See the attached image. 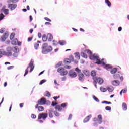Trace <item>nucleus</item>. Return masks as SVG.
<instances>
[{
    "label": "nucleus",
    "mask_w": 129,
    "mask_h": 129,
    "mask_svg": "<svg viewBox=\"0 0 129 129\" xmlns=\"http://www.w3.org/2000/svg\"><path fill=\"white\" fill-rule=\"evenodd\" d=\"M85 52L90 55L89 58L91 60H96V61H97L96 62V64H98V65H100V64H102V65H105V62L102 61L104 60L103 59H102V61H101L99 59V56H97L95 54L92 55V52H91V51L90 50L87 49L85 50Z\"/></svg>",
    "instance_id": "f257e3e1"
},
{
    "label": "nucleus",
    "mask_w": 129,
    "mask_h": 129,
    "mask_svg": "<svg viewBox=\"0 0 129 129\" xmlns=\"http://www.w3.org/2000/svg\"><path fill=\"white\" fill-rule=\"evenodd\" d=\"M53 50V47L52 46H49V45L47 43H44L42 46V53L43 54H47L52 52Z\"/></svg>",
    "instance_id": "f03ea898"
},
{
    "label": "nucleus",
    "mask_w": 129,
    "mask_h": 129,
    "mask_svg": "<svg viewBox=\"0 0 129 129\" xmlns=\"http://www.w3.org/2000/svg\"><path fill=\"white\" fill-rule=\"evenodd\" d=\"M30 67V72H32L33 70H34V68H35V66H34V60L31 59L30 61V62L29 64V66H28L27 68L25 70V73L24 75L25 76V75H27L29 73V68Z\"/></svg>",
    "instance_id": "7ed1b4c3"
},
{
    "label": "nucleus",
    "mask_w": 129,
    "mask_h": 129,
    "mask_svg": "<svg viewBox=\"0 0 129 129\" xmlns=\"http://www.w3.org/2000/svg\"><path fill=\"white\" fill-rule=\"evenodd\" d=\"M93 83H94V85H95V87H96V88H97V85H96V84H97V82L99 84H102V83H103V79H102L101 78H97V77H95L93 78ZM96 81L97 82H96Z\"/></svg>",
    "instance_id": "20e7f679"
},
{
    "label": "nucleus",
    "mask_w": 129,
    "mask_h": 129,
    "mask_svg": "<svg viewBox=\"0 0 129 129\" xmlns=\"http://www.w3.org/2000/svg\"><path fill=\"white\" fill-rule=\"evenodd\" d=\"M57 72L60 73L61 76H65L68 74V71L65 70V68L60 67L57 69Z\"/></svg>",
    "instance_id": "39448f33"
},
{
    "label": "nucleus",
    "mask_w": 129,
    "mask_h": 129,
    "mask_svg": "<svg viewBox=\"0 0 129 129\" xmlns=\"http://www.w3.org/2000/svg\"><path fill=\"white\" fill-rule=\"evenodd\" d=\"M74 57H73V55H70L69 59V58H66L64 60V64H70L71 62H74Z\"/></svg>",
    "instance_id": "423d86ee"
},
{
    "label": "nucleus",
    "mask_w": 129,
    "mask_h": 129,
    "mask_svg": "<svg viewBox=\"0 0 129 129\" xmlns=\"http://www.w3.org/2000/svg\"><path fill=\"white\" fill-rule=\"evenodd\" d=\"M7 38H9V32L6 31L3 34V36L1 37L0 40L2 41V42H5V41L7 40Z\"/></svg>",
    "instance_id": "0eeeda50"
},
{
    "label": "nucleus",
    "mask_w": 129,
    "mask_h": 129,
    "mask_svg": "<svg viewBox=\"0 0 129 129\" xmlns=\"http://www.w3.org/2000/svg\"><path fill=\"white\" fill-rule=\"evenodd\" d=\"M46 102L47 100H46V98L44 97H42L40 99L38 100L37 104H38L39 105H45V104H46Z\"/></svg>",
    "instance_id": "6e6552de"
},
{
    "label": "nucleus",
    "mask_w": 129,
    "mask_h": 129,
    "mask_svg": "<svg viewBox=\"0 0 129 129\" xmlns=\"http://www.w3.org/2000/svg\"><path fill=\"white\" fill-rule=\"evenodd\" d=\"M48 117V114L47 113H40L38 115V119L40 120V119H43L44 120H45V119H46V118Z\"/></svg>",
    "instance_id": "1a4fd4ad"
},
{
    "label": "nucleus",
    "mask_w": 129,
    "mask_h": 129,
    "mask_svg": "<svg viewBox=\"0 0 129 129\" xmlns=\"http://www.w3.org/2000/svg\"><path fill=\"white\" fill-rule=\"evenodd\" d=\"M11 51H13L14 52V53L13 54V57H18V53H18V51H19L18 47H13Z\"/></svg>",
    "instance_id": "9d476101"
},
{
    "label": "nucleus",
    "mask_w": 129,
    "mask_h": 129,
    "mask_svg": "<svg viewBox=\"0 0 129 129\" xmlns=\"http://www.w3.org/2000/svg\"><path fill=\"white\" fill-rule=\"evenodd\" d=\"M8 9L11 10V11H13V10H15V9H16V8H17V4H8Z\"/></svg>",
    "instance_id": "9b49d317"
},
{
    "label": "nucleus",
    "mask_w": 129,
    "mask_h": 129,
    "mask_svg": "<svg viewBox=\"0 0 129 129\" xmlns=\"http://www.w3.org/2000/svg\"><path fill=\"white\" fill-rule=\"evenodd\" d=\"M69 76H70L71 77H76L77 76V74H76V73L75 72H74V71L71 70L69 72Z\"/></svg>",
    "instance_id": "f8f14e48"
},
{
    "label": "nucleus",
    "mask_w": 129,
    "mask_h": 129,
    "mask_svg": "<svg viewBox=\"0 0 129 129\" xmlns=\"http://www.w3.org/2000/svg\"><path fill=\"white\" fill-rule=\"evenodd\" d=\"M35 108H37L39 112H42V111H44V110H45V108L42 106H39V104L36 105Z\"/></svg>",
    "instance_id": "ddd939ff"
},
{
    "label": "nucleus",
    "mask_w": 129,
    "mask_h": 129,
    "mask_svg": "<svg viewBox=\"0 0 129 129\" xmlns=\"http://www.w3.org/2000/svg\"><path fill=\"white\" fill-rule=\"evenodd\" d=\"M111 84L114 86H118L120 84V82L118 80H113L111 81Z\"/></svg>",
    "instance_id": "4468645a"
},
{
    "label": "nucleus",
    "mask_w": 129,
    "mask_h": 129,
    "mask_svg": "<svg viewBox=\"0 0 129 129\" xmlns=\"http://www.w3.org/2000/svg\"><path fill=\"white\" fill-rule=\"evenodd\" d=\"M78 75L79 77V80L80 81H84V75L83 73L79 74Z\"/></svg>",
    "instance_id": "2eb2a0df"
},
{
    "label": "nucleus",
    "mask_w": 129,
    "mask_h": 129,
    "mask_svg": "<svg viewBox=\"0 0 129 129\" xmlns=\"http://www.w3.org/2000/svg\"><path fill=\"white\" fill-rule=\"evenodd\" d=\"M53 112H54L53 111V110L52 109H50L48 110V115L50 118H53L54 116V115H53Z\"/></svg>",
    "instance_id": "dca6fc26"
},
{
    "label": "nucleus",
    "mask_w": 129,
    "mask_h": 129,
    "mask_svg": "<svg viewBox=\"0 0 129 129\" xmlns=\"http://www.w3.org/2000/svg\"><path fill=\"white\" fill-rule=\"evenodd\" d=\"M97 121L99 124L102 123V116L101 115H98V119Z\"/></svg>",
    "instance_id": "f3484780"
},
{
    "label": "nucleus",
    "mask_w": 129,
    "mask_h": 129,
    "mask_svg": "<svg viewBox=\"0 0 129 129\" xmlns=\"http://www.w3.org/2000/svg\"><path fill=\"white\" fill-rule=\"evenodd\" d=\"M9 49L11 50V51H8L5 53V55H6V56H8V57H11L13 55V53H12V52L13 51H12V48L10 47Z\"/></svg>",
    "instance_id": "a211bd4d"
},
{
    "label": "nucleus",
    "mask_w": 129,
    "mask_h": 129,
    "mask_svg": "<svg viewBox=\"0 0 129 129\" xmlns=\"http://www.w3.org/2000/svg\"><path fill=\"white\" fill-rule=\"evenodd\" d=\"M92 115H89V116H87L86 118H85V119H84V123H86L88 121H89V120L90 119V118H91Z\"/></svg>",
    "instance_id": "6ab92c4d"
},
{
    "label": "nucleus",
    "mask_w": 129,
    "mask_h": 129,
    "mask_svg": "<svg viewBox=\"0 0 129 129\" xmlns=\"http://www.w3.org/2000/svg\"><path fill=\"white\" fill-rule=\"evenodd\" d=\"M55 109L58 111H62V107L60 105H57L55 106Z\"/></svg>",
    "instance_id": "aec40b11"
},
{
    "label": "nucleus",
    "mask_w": 129,
    "mask_h": 129,
    "mask_svg": "<svg viewBox=\"0 0 129 129\" xmlns=\"http://www.w3.org/2000/svg\"><path fill=\"white\" fill-rule=\"evenodd\" d=\"M120 77V73H118L114 75V79H118Z\"/></svg>",
    "instance_id": "412c9836"
},
{
    "label": "nucleus",
    "mask_w": 129,
    "mask_h": 129,
    "mask_svg": "<svg viewBox=\"0 0 129 129\" xmlns=\"http://www.w3.org/2000/svg\"><path fill=\"white\" fill-rule=\"evenodd\" d=\"M48 40L49 42H51V41L53 40V35L51 34H48Z\"/></svg>",
    "instance_id": "4be33fe9"
},
{
    "label": "nucleus",
    "mask_w": 129,
    "mask_h": 129,
    "mask_svg": "<svg viewBox=\"0 0 129 129\" xmlns=\"http://www.w3.org/2000/svg\"><path fill=\"white\" fill-rule=\"evenodd\" d=\"M48 40V37H47V35L44 34L42 35V41L43 42H47V40Z\"/></svg>",
    "instance_id": "5701e85b"
},
{
    "label": "nucleus",
    "mask_w": 129,
    "mask_h": 129,
    "mask_svg": "<svg viewBox=\"0 0 129 129\" xmlns=\"http://www.w3.org/2000/svg\"><path fill=\"white\" fill-rule=\"evenodd\" d=\"M58 44L61 46H65V45H66V41L64 40H60L58 42Z\"/></svg>",
    "instance_id": "b1692460"
},
{
    "label": "nucleus",
    "mask_w": 129,
    "mask_h": 129,
    "mask_svg": "<svg viewBox=\"0 0 129 129\" xmlns=\"http://www.w3.org/2000/svg\"><path fill=\"white\" fill-rule=\"evenodd\" d=\"M39 43H41V41H38L34 45V48L36 50H38V49H39Z\"/></svg>",
    "instance_id": "393cba45"
},
{
    "label": "nucleus",
    "mask_w": 129,
    "mask_h": 129,
    "mask_svg": "<svg viewBox=\"0 0 129 129\" xmlns=\"http://www.w3.org/2000/svg\"><path fill=\"white\" fill-rule=\"evenodd\" d=\"M75 57L77 60H80V54L78 52H76L75 53Z\"/></svg>",
    "instance_id": "a878e982"
},
{
    "label": "nucleus",
    "mask_w": 129,
    "mask_h": 129,
    "mask_svg": "<svg viewBox=\"0 0 129 129\" xmlns=\"http://www.w3.org/2000/svg\"><path fill=\"white\" fill-rule=\"evenodd\" d=\"M122 109H123V110H127V105H126V103H122Z\"/></svg>",
    "instance_id": "bb28decb"
},
{
    "label": "nucleus",
    "mask_w": 129,
    "mask_h": 129,
    "mask_svg": "<svg viewBox=\"0 0 129 129\" xmlns=\"http://www.w3.org/2000/svg\"><path fill=\"white\" fill-rule=\"evenodd\" d=\"M2 10H3V13L5 14V15H9V9L3 8Z\"/></svg>",
    "instance_id": "cd10ccee"
},
{
    "label": "nucleus",
    "mask_w": 129,
    "mask_h": 129,
    "mask_svg": "<svg viewBox=\"0 0 129 129\" xmlns=\"http://www.w3.org/2000/svg\"><path fill=\"white\" fill-rule=\"evenodd\" d=\"M107 90H108L109 92H112L114 90L113 87L112 86L108 87L107 88Z\"/></svg>",
    "instance_id": "c85d7f7f"
},
{
    "label": "nucleus",
    "mask_w": 129,
    "mask_h": 129,
    "mask_svg": "<svg viewBox=\"0 0 129 129\" xmlns=\"http://www.w3.org/2000/svg\"><path fill=\"white\" fill-rule=\"evenodd\" d=\"M105 3L107 4L109 8H110V7H111V3L110 2V1H109V0H105Z\"/></svg>",
    "instance_id": "c756f323"
},
{
    "label": "nucleus",
    "mask_w": 129,
    "mask_h": 129,
    "mask_svg": "<svg viewBox=\"0 0 129 129\" xmlns=\"http://www.w3.org/2000/svg\"><path fill=\"white\" fill-rule=\"evenodd\" d=\"M100 89L102 92H106V91H107V89L103 87H100Z\"/></svg>",
    "instance_id": "7c9ffc66"
},
{
    "label": "nucleus",
    "mask_w": 129,
    "mask_h": 129,
    "mask_svg": "<svg viewBox=\"0 0 129 129\" xmlns=\"http://www.w3.org/2000/svg\"><path fill=\"white\" fill-rule=\"evenodd\" d=\"M81 56L83 57V58H85V59H87V55L85 54V53L82 52L81 53Z\"/></svg>",
    "instance_id": "2f4dec72"
},
{
    "label": "nucleus",
    "mask_w": 129,
    "mask_h": 129,
    "mask_svg": "<svg viewBox=\"0 0 129 129\" xmlns=\"http://www.w3.org/2000/svg\"><path fill=\"white\" fill-rule=\"evenodd\" d=\"M12 45H17L18 44V39H15L12 41Z\"/></svg>",
    "instance_id": "473e14b6"
},
{
    "label": "nucleus",
    "mask_w": 129,
    "mask_h": 129,
    "mask_svg": "<svg viewBox=\"0 0 129 129\" xmlns=\"http://www.w3.org/2000/svg\"><path fill=\"white\" fill-rule=\"evenodd\" d=\"M117 72V69L114 68L112 70H111V73L112 74H114V73H116Z\"/></svg>",
    "instance_id": "72a5a7b5"
},
{
    "label": "nucleus",
    "mask_w": 129,
    "mask_h": 129,
    "mask_svg": "<svg viewBox=\"0 0 129 129\" xmlns=\"http://www.w3.org/2000/svg\"><path fill=\"white\" fill-rule=\"evenodd\" d=\"M75 71H76V72H77L78 75L82 73H81V70L79 69V68H76L75 69Z\"/></svg>",
    "instance_id": "f704fd0d"
},
{
    "label": "nucleus",
    "mask_w": 129,
    "mask_h": 129,
    "mask_svg": "<svg viewBox=\"0 0 129 129\" xmlns=\"http://www.w3.org/2000/svg\"><path fill=\"white\" fill-rule=\"evenodd\" d=\"M84 73L85 75H86V76H89V75H90L89 71H88L87 70H84Z\"/></svg>",
    "instance_id": "c9c22d12"
},
{
    "label": "nucleus",
    "mask_w": 129,
    "mask_h": 129,
    "mask_svg": "<svg viewBox=\"0 0 129 129\" xmlns=\"http://www.w3.org/2000/svg\"><path fill=\"white\" fill-rule=\"evenodd\" d=\"M91 76H93V77H94V76H96V72H95V71H92L91 72Z\"/></svg>",
    "instance_id": "e433bc0d"
},
{
    "label": "nucleus",
    "mask_w": 129,
    "mask_h": 129,
    "mask_svg": "<svg viewBox=\"0 0 129 129\" xmlns=\"http://www.w3.org/2000/svg\"><path fill=\"white\" fill-rule=\"evenodd\" d=\"M126 89H122L120 92V95H122V93H126Z\"/></svg>",
    "instance_id": "4c0bfd02"
},
{
    "label": "nucleus",
    "mask_w": 129,
    "mask_h": 129,
    "mask_svg": "<svg viewBox=\"0 0 129 129\" xmlns=\"http://www.w3.org/2000/svg\"><path fill=\"white\" fill-rule=\"evenodd\" d=\"M46 95L45 96H47V97H51V93L50 92L47 91H46Z\"/></svg>",
    "instance_id": "58836bf2"
},
{
    "label": "nucleus",
    "mask_w": 129,
    "mask_h": 129,
    "mask_svg": "<svg viewBox=\"0 0 129 129\" xmlns=\"http://www.w3.org/2000/svg\"><path fill=\"white\" fill-rule=\"evenodd\" d=\"M15 38V33H12L10 36V40H13Z\"/></svg>",
    "instance_id": "ea45409f"
},
{
    "label": "nucleus",
    "mask_w": 129,
    "mask_h": 129,
    "mask_svg": "<svg viewBox=\"0 0 129 129\" xmlns=\"http://www.w3.org/2000/svg\"><path fill=\"white\" fill-rule=\"evenodd\" d=\"M4 18H5V15L3 13H1L0 14V21H2V20H4Z\"/></svg>",
    "instance_id": "a19ab883"
},
{
    "label": "nucleus",
    "mask_w": 129,
    "mask_h": 129,
    "mask_svg": "<svg viewBox=\"0 0 129 129\" xmlns=\"http://www.w3.org/2000/svg\"><path fill=\"white\" fill-rule=\"evenodd\" d=\"M46 81H47V80H46L45 79L42 80L39 83L40 85H42V84L45 83Z\"/></svg>",
    "instance_id": "79ce46f5"
},
{
    "label": "nucleus",
    "mask_w": 129,
    "mask_h": 129,
    "mask_svg": "<svg viewBox=\"0 0 129 129\" xmlns=\"http://www.w3.org/2000/svg\"><path fill=\"white\" fill-rule=\"evenodd\" d=\"M93 98L94 99V100H95V101H96L97 102H99V99H98V98H97V97H96L95 96H93Z\"/></svg>",
    "instance_id": "37998d69"
},
{
    "label": "nucleus",
    "mask_w": 129,
    "mask_h": 129,
    "mask_svg": "<svg viewBox=\"0 0 129 129\" xmlns=\"http://www.w3.org/2000/svg\"><path fill=\"white\" fill-rule=\"evenodd\" d=\"M58 104V103L57 102H52L51 105L52 106H56Z\"/></svg>",
    "instance_id": "c03bdc74"
},
{
    "label": "nucleus",
    "mask_w": 129,
    "mask_h": 129,
    "mask_svg": "<svg viewBox=\"0 0 129 129\" xmlns=\"http://www.w3.org/2000/svg\"><path fill=\"white\" fill-rule=\"evenodd\" d=\"M54 115L55 116H60V113L56 111L54 112Z\"/></svg>",
    "instance_id": "a18cd8bd"
},
{
    "label": "nucleus",
    "mask_w": 129,
    "mask_h": 129,
    "mask_svg": "<svg viewBox=\"0 0 129 129\" xmlns=\"http://www.w3.org/2000/svg\"><path fill=\"white\" fill-rule=\"evenodd\" d=\"M102 103H105L106 104H111V102H108L107 101H104L102 102Z\"/></svg>",
    "instance_id": "49530a36"
},
{
    "label": "nucleus",
    "mask_w": 129,
    "mask_h": 129,
    "mask_svg": "<svg viewBox=\"0 0 129 129\" xmlns=\"http://www.w3.org/2000/svg\"><path fill=\"white\" fill-rule=\"evenodd\" d=\"M60 106H61V107H63L64 108L66 107V106H67V103H62V104H61Z\"/></svg>",
    "instance_id": "de8ad7c7"
},
{
    "label": "nucleus",
    "mask_w": 129,
    "mask_h": 129,
    "mask_svg": "<svg viewBox=\"0 0 129 129\" xmlns=\"http://www.w3.org/2000/svg\"><path fill=\"white\" fill-rule=\"evenodd\" d=\"M14 67H14V66H11L8 67L7 68V69H8V70H11V69H14Z\"/></svg>",
    "instance_id": "09e8293b"
},
{
    "label": "nucleus",
    "mask_w": 129,
    "mask_h": 129,
    "mask_svg": "<svg viewBox=\"0 0 129 129\" xmlns=\"http://www.w3.org/2000/svg\"><path fill=\"white\" fill-rule=\"evenodd\" d=\"M53 46H57V45H58V44H59V43L57 42V41L53 40Z\"/></svg>",
    "instance_id": "8fccbe9b"
},
{
    "label": "nucleus",
    "mask_w": 129,
    "mask_h": 129,
    "mask_svg": "<svg viewBox=\"0 0 129 129\" xmlns=\"http://www.w3.org/2000/svg\"><path fill=\"white\" fill-rule=\"evenodd\" d=\"M105 109L106 110H111V107H110V106H106L105 107Z\"/></svg>",
    "instance_id": "3c124183"
},
{
    "label": "nucleus",
    "mask_w": 129,
    "mask_h": 129,
    "mask_svg": "<svg viewBox=\"0 0 129 129\" xmlns=\"http://www.w3.org/2000/svg\"><path fill=\"white\" fill-rule=\"evenodd\" d=\"M31 117H32V118H33L34 119H35L37 118V116H36V115H35L34 114H32Z\"/></svg>",
    "instance_id": "603ef678"
},
{
    "label": "nucleus",
    "mask_w": 129,
    "mask_h": 129,
    "mask_svg": "<svg viewBox=\"0 0 129 129\" xmlns=\"http://www.w3.org/2000/svg\"><path fill=\"white\" fill-rule=\"evenodd\" d=\"M44 20H45V21H47L48 22H52V20H51V19H50L48 17H45L44 18Z\"/></svg>",
    "instance_id": "864d4df0"
},
{
    "label": "nucleus",
    "mask_w": 129,
    "mask_h": 129,
    "mask_svg": "<svg viewBox=\"0 0 129 129\" xmlns=\"http://www.w3.org/2000/svg\"><path fill=\"white\" fill-rule=\"evenodd\" d=\"M4 32H5V28H1L0 29V33L1 34H3V33H4Z\"/></svg>",
    "instance_id": "5fc2aeb1"
},
{
    "label": "nucleus",
    "mask_w": 129,
    "mask_h": 129,
    "mask_svg": "<svg viewBox=\"0 0 129 129\" xmlns=\"http://www.w3.org/2000/svg\"><path fill=\"white\" fill-rule=\"evenodd\" d=\"M62 65V62H59L56 64V68L60 67Z\"/></svg>",
    "instance_id": "6e6d98bb"
},
{
    "label": "nucleus",
    "mask_w": 129,
    "mask_h": 129,
    "mask_svg": "<svg viewBox=\"0 0 129 129\" xmlns=\"http://www.w3.org/2000/svg\"><path fill=\"white\" fill-rule=\"evenodd\" d=\"M64 68H66V69H70L71 68V66H65Z\"/></svg>",
    "instance_id": "4d7b16f0"
},
{
    "label": "nucleus",
    "mask_w": 129,
    "mask_h": 129,
    "mask_svg": "<svg viewBox=\"0 0 129 129\" xmlns=\"http://www.w3.org/2000/svg\"><path fill=\"white\" fill-rule=\"evenodd\" d=\"M32 40H33V37L28 38L27 41L28 42H31Z\"/></svg>",
    "instance_id": "13d9d810"
},
{
    "label": "nucleus",
    "mask_w": 129,
    "mask_h": 129,
    "mask_svg": "<svg viewBox=\"0 0 129 129\" xmlns=\"http://www.w3.org/2000/svg\"><path fill=\"white\" fill-rule=\"evenodd\" d=\"M58 98H60V96L53 97V99H55V100H57Z\"/></svg>",
    "instance_id": "bf43d9fd"
},
{
    "label": "nucleus",
    "mask_w": 129,
    "mask_h": 129,
    "mask_svg": "<svg viewBox=\"0 0 129 129\" xmlns=\"http://www.w3.org/2000/svg\"><path fill=\"white\" fill-rule=\"evenodd\" d=\"M72 118V114H70L69 116L68 120H70Z\"/></svg>",
    "instance_id": "052dcab7"
},
{
    "label": "nucleus",
    "mask_w": 129,
    "mask_h": 129,
    "mask_svg": "<svg viewBox=\"0 0 129 129\" xmlns=\"http://www.w3.org/2000/svg\"><path fill=\"white\" fill-rule=\"evenodd\" d=\"M38 38H42V34L41 33H38Z\"/></svg>",
    "instance_id": "680f3d73"
},
{
    "label": "nucleus",
    "mask_w": 129,
    "mask_h": 129,
    "mask_svg": "<svg viewBox=\"0 0 129 129\" xmlns=\"http://www.w3.org/2000/svg\"><path fill=\"white\" fill-rule=\"evenodd\" d=\"M19 106L20 107H23L24 106V103H20Z\"/></svg>",
    "instance_id": "e2e57ef3"
},
{
    "label": "nucleus",
    "mask_w": 129,
    "mask_h": 129,
    "mask_svg": "<svg viewBox=\"0 0 129 129\" xmlns=\"http://www.w3.org/2000/svg\"><path fill=\"white\" fill-rule=\"evenodd\" d=\"M29 18H30V22H32V21H33V17H32V16H30Z\"/></svg>",
    "instance_id": "0e129e2a"
},
{
    "label": "nucleus",
    "mask_w": 129,
    "mask_h": 129,
    "mask_svg": "<svg viewBox=\"0 0 129 129\" xmlns=\"http://www.w3.org/2000/svg\"><path fill=\"white\" fill-rule=\"evenodd\" d=\"M29 32L30 33V34H32L33 33V32H34V30L33 29H30Z\"/></svg>",
    "instance_id": "69168bd1"
},
{
    "label": "nucleus",
    "mask_w": 129,
    "mask_h": 129,
    "mask_svg": "<svg viewBox=\"0 0 129 129\" xmlns=\"http://www.w3.org/2000/svg\"><path fill=\"white\" fill-rule=\"evenodd\" d=\"M61 79L62 81L66 80V77H63L62 78H61Z\"/></svg>",
    "instance_id": "338daca9"
},
{
    "label": "nucleus",
    "mask_w": 129,
    "mask_h": 129,
    "mask_svg": "<svg viewBox=\"0 0 129 129\" xmlns=\"http://www.w3.org/2000/svg\"><path fill=\"white\" fill-rule=\"evenodd\" d=\"M119 32H121V30H122V28L121 27H119L118 29Z\"/></svg>",
    "instance_id": "774afa93"
}]
</instances>
